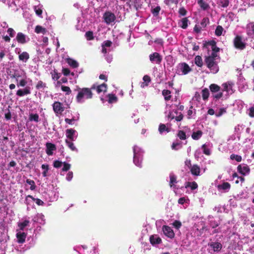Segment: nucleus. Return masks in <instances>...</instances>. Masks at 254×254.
I'll return each instance as SVG.
<instances>
[{
    "instance_id": "9",
    "label": "nucleus",
    "mask_w": 254,
    "mask_h": 254,
    "mask_svg": "<svg viewBox=\"0 0 254 254\" xmlns=\"http://www.w3.org/2000/svg\"><path fill=\"white\" fill-rule=\"evenodd\" d=\"M162 230L165 236L169 238H173L174 237V232L173 229L168 226H163Z\"/></svg>"
},
{
    "instance_id": "49",
    "label": "nucleus",
    "mask_w": 254,
    "mask_h": 254,
    "mask_svg": "<svg viewBox=\"0 0 254 254\" xmlns=\"http://www.w3.org/2000/svg\"><path fill=\"white\" fill-rule=\"evenodd\" d=\"M201 148L203 150V152L204 154H205L207 155H209L210 154V151L209 149H208L206 147V144H203L202 145Z\"/></svg>"
},
{
    "instance_id": "42",
    "label": "nucleus",
    "mask_w": 254,
    "mask_h": 254,
    "mask_svg": "<svg viewBox=\"0 0 254 254\" xmlns=\"http://www.w3.org/2000/svg\"><path fill=\"white\" fill-rule=\"evenodd\" d=\"M85 36L87 40L90 41L94 39L93 33L92 31H89L86 32Z\"/></svg>"
},
{
    "instance_id": "53",
    "label": "nucleus",
    "mask_w": 254,
    "mask_h": 254,
    "mask_svg": "<svg viewBox=\"0 0 254 254\" xmlns=\"http://www.w3.org/2000/svg\"><path fill=\"white\" fill-rule=\"evenodd\" d=\"M64 167L62 169V171L64 172L67 171L70 168V165L66 162H64L63 163Z\"/></svg>"
},
{
    "instance_id": "8",
    "label": "nucleus",
    "mask_w": 254,
    "mask_h": 254,
    "mask_svg": "<svg viewBox=\"0 0 254 254\" xmlns=\"http://www.w3.org/2000/svg\"><path fill=\"white\" fill-rule=\"evenodd\" d=\"M149 60L152 63L160 64L162 60V58L159 53L154 52L149 55Z\"/></svg>"
},
{
    "instance_id": "63",
    "label": "nucleus",
    "mask_w": 254,
    "mask_h": 254,
    "mask_svg": "<svg viewBox=\"0 0 254 254\" xmlns=\"http://www.w3.org/2000/svg\"><path fill=\"white\" fill-rule=\"evenodd\" d=\"M63 73L65 76H67L70 73V70L67 68H64L62 70Z\"/></svg>"
},
{
    "instance_id": "41",
    "label": "nucleus",
    "mask_w": 254,
    "mask_h": 254,
    "mask_svg": "<svg viewBox=\"0 0 254 254\" xmlns=\"http://www.w3.org/2000/svg\"><path fill=\"white\" fill-rule=\"evenodd\" d=\"M177 136L181 140H185L186 139V132L183 130H179Z\"/></svg>"
},
{
    "instance_id": "64",
    "label": "nucleus",
    "mask_w": 254,
    "mask_h": 254,
    "mask_svg": "<svg viewBox=\"0 0 254 254\" xmlns=\"http://www.w3.org/2000/svg\"><path fill=\"white\" fill-rule=\"evenodd\" d=\"M198 188V185L195 182H192L191 183L190 188L191 190H194Z\"/></svg>"
},
{
    "instance_id": "10",
    "label": "nucleus",
    "mask_w": 254,
    "mask_h": 254,
    "mask_svg": "<svg viewBox=\"0 0 254 254\" xmlns=\"http://www.w3.org/2000/svg\"><path fill=\"white\" fill-rule=\"evenodd\" d=\"M91 89H96L98 93H100L102 92H105L107 91V85L104 83L97 86L93 84L91 86Z\"/></svg>"
},
{
    "instance_id": "21",
    "label": "nucleus",
    "mask_w": 254,
    "mask_h": 254,
    "mask_svg": "<svg viewBox=\"0 0 254 254\" xmlns=\"http://www.w3.org/2000/svg\"><path fill=\"white\" fill-rule=\"evenodd\" d=\"M162 95L164 97V99L165 101H169L171 100L172 98V96L171 95V92L167 89H164L162 92Z\"/></svg>"
},
{
    "instance_id": "2",
    "label": "nucleus",
    "mask_w": 254,
    "mask_h": 254,
    "mask_svg": "<svg viewBox=\"0 0 254 254\" xmlns=\"http://www.w3.org/2000/svg\"><path fill=\"white\" fill-rule=\"evenodd\" d=\"M91 87L79 88L78 93L76 97V101L78 103H82L84 102L83 98L85 99H90L92 98L93 93L92 92Z\"/></svg>"
},
{
    "instance_id": "3",
    "label": "nucleus",
    "mask_w": 254,
    "mask_h": 254,
    "mask_svg": "<svg viewBox=\"0 0 254 254\" xmlns=\"http://www.w3.org/2000/svg\"><path fill=\"white\" fill-rule=\"evenodd\" d=\"M177 67L176 73L178 74H180V73L182 72V74L186 75L191 70V68L186 63L179 64Z\"/></svg>"
},
{
    "instance_id": "43",
    "label": "nucleus",
    "mask_w": 254,
    "mask_h": 254,
    "mask_svg": "<svg viewBox=\"0 0 254 254\" xmlns=\"http://www.w3.org/2000/svg\"><path fill=\"white\" fill-rule=\"evenodd\" d=\"M230 159L231 160H235L236 161L239 162L242 161V157L240 155L232 154L230 155Z\"/></svg>"
},
{
    "instance_id": "22",
    "label": "nucleus",
    "mask_w": 254,
    "mask_h": 254,
    "mask_svg": "<svg viewBox=\"0 0 254 254\" xmlns=\"http://www.w3.org/2000/svg\"><path fill=\"white\" fill-rule=\"evenodd\" d=\"M231 188L230 184L228 182H224L222 183L221 185H219L218 186V190H230Z\"/></svg>"
},
{
    "instance_id": "60",
    "label": "nucleus",
    "mask_w": 254,
    "mask_h": 254,
    "mask_svg": "<svg viewBox=\"0 0 254 254\" xmlns=\"http://www.w3.org/2000/svg\"><path fill=\"white\" fill-rule=\"evenodd\" d=\"M112 44V42L110 40H107L104 42L102 46L106 47H110L111 46Z\"/></svg>"
},
{
    "instance_id": "44",
    "label": "nucleus",
    "mask_w": 254,
    "mask_h": 254,
    "mask_svg": "<svg viewBox=\"0 0 254 254\" xmlns=\"http://www.w3.org/2000/svg\"><path fill=\"white\" fill-rule=\"evenodd\" d=\"M61 89L63 91L66 92L65 94L66 95H68L71 93V90L68 86L62 85L61 86Z\"/></svg>"
},
{
    "instance_id": "12",
    "label": "nucleus",
    "mask_w": 254,
    "mask_h": 254,
    "mask_svg": "<svg viewBox=\"0 0 254 254\" xmlns=\"http://www.w3.org/2000/svg\"><path fill=\"white\" fill-rule=\"evenodd\" d=\"M208 246L210 247L214 252H219L222 248V245L220 242H211L208 243Z\"/></svg>"
},
{
    "instance_id": "19",
    "label": "nucleus",
    "mask_w": 254,
    "mask_h": 254,
    "mask_svg": "<svg viewBox=\"0 0 254 254\" xmlns=\"http://www.w3.org/2000/svg\"><path fill=\"white\" fill-rule=\"evenodd\" d=\"M190 171L191 174L194 176H198L200 175V167L197 165H193L192 166Z\"/></svg>"
},
{
    "instance_id": "56",
    "label": "nucleus",
    "mask_w": 254,
    "mask_h": 254,
    "mask_svg": "<svg viewBox=\"0 0 254 254\" xmlns=\"http://www.w3.org/2000/svg\"><path fill=\"white\" fill-rule=\"evenodd\" d=\"M7 33L9 35V37H13L15 35V32L12 28H9L7 31Z\"/></svg>"
},
{
    "instance_id": "55",
    "label": "nucleus",
    "mask_w": 254,
    "mask_h": 254,
    "mask_svg": "<svg viewBox=\"0 0 254 254\" xmlns=\"http://www.w3.org/2000/svg\"><path fill=\"white\" fill-rule=\"evenodd\" d=\"M187 11L184 7H182L179 9V13L180 15L185 16L187 14Z\"/></svg>"
},
{
    "instance_id": "39",
    "label": "nucleus",
    "mask_w": 254,
    "mask_h": 254,
    "mask_svg": "<svg viewBox=\"0 0 254 254\" xmlns=\"http://www.w3.org/2000/svg\"><path fill=\"white\" fill-rule=\"evenodd\" d=\"M65 143L66 145L68 146V147L72 150V151H77V149L74 145V144L71 142L70 141L68 140V139L65 140Z\"/></svg>"
},
{
    "instance_id": "5",
    "label": "nucleus",
    "mask_w": 254,
    "mask_h": 254,
    "mask_svg": "<svg viewBox=\"0 0 254 254\" xmlns=\"http://www.w3.org/2000/svg\"><path fill=\"white\" fill-rule=\"evenodd\" d=\"M233 43L235 47L237 49L243 50L246 48V44L243 42L241 36L237 35L234 39Z\"/></svg>"
},
{
    "instance_id": "18",
    "label": "nucleus",
    "mask_w": 254,
    "mask_h": 254,
    "mask_svg": "<svg viewBox=\"0 0 254 254\" xmlns=\"http://www.w3.org/2000/svg\"><path fill=\"white\" fill-rule=\"evenodd\" d=\"M134 157H133V162L135 165L138 167H141V160L139 159L140 154L135 152V149L133 148Z\"/></svg>"
},
{
    "instance_id": "29",
    "label": "nucleus",
    "mask_w": 254,
    "mask_h": 254,
    "mask_svg": "<svg viewBox=\"0 0 254 254\" xmlns=\"http://www.w3.org/2000/svg\"><path fill=\"white\" fill-rule=\"evenodd\" d=\"M209 88L211 92H218L220 90V87L216 84H211L209 86Z\"/></svg>"
},
{
    "instance_id": "52",
    "label": "nucleus",
    "mask_w": 254,
    "mask_h": 254,
    "mask_svg": "<svg viewBox=\"0 0 254 254\" xmlns=\"http://www.w3.org/2000/svg\"><path fill=\"white\" fill-rule=\"evenodd\" d=\"M173 225L177 229H179L182 226V223L179 220H175L173 223Z\"/></svg>"
},
{
    "instance_id": "31",
    "label": "nucleus",
    "mask_w": 254,
    "mask_h": 254,
    "mask_svg": "<svg viewBox=\"0 0 254 254\" xmlns=\"http://www.w3.org/2000/svg\"><path fill=\"white\" fill-rule=\"evenodd\" d=\"M209 96V90L205 88L202 90V97L203 100L205 101L208 99Z\"/></svg>"
},
{
    "instance_id": "58",
    "label": "nucleus",
    "mask_w": 254,
    "mask_h": 254,
    "mask_svg": "<svg viewBox=\"0 0 254 254\" xmlns=\"http://www.w3.org/2000/svg\"><path fill=\"white\" fill-rule=\"evenodd\" d=\"M26 84L27 81L25 79H23L19 81L18 84H17V86L24 87L26 85Z\"/></svg>"
},
{
    "instance_id": "1",
    "label": "nucleus",
    "mask_w": 254,
    "mask_h": 254,
    "mask_svg": "<svg viewBox=\"0 0 254 254\" xmlns=\"http://www.w3.org/2000/svg\"><path fill=\"white\" fill-rule=\"evenodd\" d=\"M217 57H219V56L218 54H215L214 53H211V55L204 57L205 64L214 73H216L219 71V67L216 61Z\"/></svg>"
},
{
    "instance_id": "11",
    "label": "nucleus",
    "mask_w": 254,
    "mask_h": 254,
    "mask_svg": "<svg viewBox=\"0 0 254 254\" xmlns=\"http://www.w3.org/2000/svg\"><path fill=\"white\" fill-rule=\"evenodd\" d=\"M46 152L48 155L50 156L53 154V151L56 150V145L50 142H47L46 144Z\"/></svg>"
},
{
    "instance_id": "7",
    "label": "nucleus",
    "mask_w": 254,
    "mask_h": 254,
    "mask_svg": "<svg viewBox=\"0 0 254 254\" xmlns=\"http://www.w3.org/2000/svg\"><path fill=\"white\" fill-rule=\"evenodd\" d=\"M54 112L57 114H61L64 110V107L62 103L56 101L53 104Z\"/></svg>"
},
{
    "instance_id": "25",
    "label": "nucleus",
    "mask_w": 254,
    "mask_h": 254,
    "mask_svg": "<svg viewBox=\"0 0 254 254\" xmlns=\"http://www.w3.org/2000/svg\"><path fill=\"white\" fill-rule=\"evenodd\" d=\"M203 132L201 130L194 131L191 134V137L194 140L199 139L202 135Z\"/></svg>"
},
{
    "instance_id": "50",
    "label": "nucleus",
    "mask_w": 254,
    "mask_h": 254,
    "mask_svg": "<svg viewBox=\"0 0 254 254\" xmlns=\"http://www.w3.org/2000/svg\"><path fill=\"white\" fill-rule=\"evenodd\" d=\"M150 242L153 246L159 244L162 242V239H149Z\"/></svg>"
},
{
    "instance_id": "33",
    "label": "nucleus",
    "mask_w": 254,
    "mask_h": 254,
    "mask_svg": "<svg viewBox=\"0 0 254 254\" xmlns=\"http://www.w3.org/2000/svg\"><path fill=\"white\" fill-rule=\"evenodd\" d=\"M39 117L37 114H31L29 115V120L30 121H35V122H39Z\"/></svg>"
},
{
    "instance_id": "26",
    "label": "nucleus",
    "mask_w": 254,
    "mask_h": 254,
    "mask_svg": "<svg viewBox=\"0 0 254 254\" xmlns=\"http://www.w3.org/2000/svg\"><path fill=\"white\" fill-rule=\"evenodd\" d=\"M30 224V221L28 220H25L23 222H19L18 223V227L20 230H23L24 228L28 226Z\"/></svg>"
},
{
    "instance_id": "37",
    "label": "nucleus",
    "mask_w": 254,
    "mask_h": 254,
    "mask_svg": "<svg viewBox=\"0 0 254 254\" xmlns=\"http://www.w3.org/2000/svg\"><path fill=\"white\" fill-rule=\"evenodd\" d=\"M41 168L44 170V171L42 172V175L43 177L47 176V173L49 169V165L48 164H42Z\"/></svg>"
},
{
    "instance_id": "61",
    "label": "nucleus",
    "mask_w": 254,
    "mask_h": 254,
    "mask_svg": "<svg viewBox=\"0 0 254 254\" xmlns=\"http://www.w3.org/2000/svg\"><path fill=\"white\" fill-rule=\"evenodd\" d=\"M249 115L251 118H254V107H252L249 109Z\"/></svg>"
},
{
    "instance_id": "13",
    "label": "nucleus",
    "mask_w": 254,
    "mask_h": 254,
    "mask_svg": "<svg viewBox=\"0 0 254 254\" xmlns=\"http://www.w3.org/2000/svg\"><path fill=\"white\" fill-rule=\"evenodd\" d=\"M247 34L252 38H254V22H250L246 26Z\"/></svg>"
},
{
    "instance_id": "59",
    "label": "nucleus",
    "mask_w": 254,
    "mask_h": 254,
    "mask_svg": "<svg viewBox=\"0 0 254 254\" xmlns=\"http://www.w3.org/2000/svg\"><path fill=\"white\" fill-rule=\"evenodd\" d=\"M64 121H65V122L66 124H68L69 125H72L73 124V122L76 121V119H75V118L74 117L72 118L71 119H68V118H65Z\"/></svg>"
},
{
    "instance_id": "45",
    "label": "nucleus",
    "mask_w": 254,
    "mask_h": 254,
    "mask_svg": "<svg viewBox=\"0 0 254 254\" xmlns=\"http://www.w3.org/2000/svg\"><path fill=\"white\" fill-rule=\"evenodd\" d=\"M160 10H161L160 6H157L154 8L152 9L151 12L154 16H157L158 15Z\"/></svg>"
},
{
    "instance_id": "40",
    "label": "nucleus",
    "mask_w": 254,
    "mask_h": 254,
    "mask_svg": "<svg viewBox=\"0 0 254 254\" xmlns=\"http://www.w3.org/2000/svg\"><path fill=\"white\" fill-rule=\"evenodd\" d=\"M219 5L222 7H226L229 5V0H220L218 3Z\"/></svg>"
},
{
    "instance_id": "46",
    "label": "nucleus",
    "mask_w": 254,
    "mask_h": 254,
    "mask_svg": "<svg viewBox=\"0 0 254 254\" xmlns=\"http://www.w3.org/2000/svg\"><path fill=\"white\" fill-rule=\"evenodd\" d=\"M46 87V84L44 83L42 81L40 80L38 82L36 88L37 89H40L41 88H44Z\"/></svg>"
},
{
    "instance_id": "14",
    "label": "nucleus",
    "mask_w": 254,
    "mask_h": 254,
    "mask_svg": "<svg viewBox=\"0 0 254 254\" xmlns=\"http://www.w3.org/2000/svg\"><path fill=\"white\" fill-rule=\"evenodd\" d=\"M31 93L30 87L29 86L26 87L23 89H19L17 91L16 95L18 96L22 97L25 95H28Z\"/></svg>"
},
{
    "instance_id": "62",
    "label": "nucleus",
    "mask_w": 254,
    "mask_h": 254,
    "mask_svg": "<svg viewBox=\"0 0 254 254\" xmlns=\"http://www.w3.org/2000/svg\"><path fill=\"white\" fill-rule=\"evenodd\" d=\"M72 178H73L72 172H71V171L68 172L66 175V180L67 181H69L72 179Z\"/></svg>"
},
{
    "instance_id": "4",
    "label": "nucleus",
    "mask_w": 254,
    "mask_h": 254,
    "mask_svg": "<svg viewBox=\"0 0 254 254\" xmlns=\"http://www.w3.org/2000/svg\"><path fill=\"white\" fill-rule=\"evenodd\" d=\"M211 46L212 49V53L215 54H217L220 51V48L217 47L216 46V42L215 41L212 40L209 41H204L203 44V47L204 48L208 49V46Z\"/></svg>"
},
{
    "instance_id": "23",
    "label": "nucleus",
    "mask_w": 254,
    "mask_h": 254,
    "mask_svg": "<svg viewBox=\"0 0 254 254\" xmlns=\"http://www.w3.org/2000/svg\"><path fill=\"white\" fill-rule=\"evenodd\" d=\"M35 32L37 34L42 33L43 34H45L47 32V30L46 28L40 25H37L35 28Z\"/></svg>"
},
{
    "instance_id": "54",
    "label": "nucleus",
    "mask_w": 254,
    "mask_h": 254,
    "mask_svg": "<svg viewBox=\"0 0 254 254\" xmlns=\"http://www.w3.org/2000/svg\"><path fill=\"white\" fill-rule=\"evenodd\" d=\"M34 10L35 11L36 14L37 15L41 16L42 15L43 11L40 8L38 7V6H35Z\"/></svg>"
},
{
    "instance_id": "16",
    "label": "nucleus",
    "mask_w": 254,
    "mask_h": 254,
    "mask_svg": "<svg viewBox=\"0 0 254 254\" xmlns=\"http://www.w3.org/2000/svg\"><path fill=\"white\" fill-rule=\"evenodd\" d=\"M76 130L72 128L67 129L65 130V135L66 137L70 141L74 140V135L75 134Z\"/></svg>"
},
{
    "instance_id": "28",
    "label": "nucleus",
    "mask_w": 254,
    "mask_h": 254,
    "mask_svg": "<svg viewBox=\"0 0 254 254\" xmlns=\"http://www.w3.org/2000/svg\"><path fill=\"white\" fill-rule=\"evenodd\" d=\"M188 19L187 17H184L181 20L180 23H179L180 26L183 29H186L188 27Z\"/></svg>"
},
{
    "instance_id": "38",
    "label": "nucleus",
    "mask_w": 254,
    "mask_h": 254,
    "mask_svg": "<svg viewBox=\"0 0 254 254\" xmlns=\"http://www.w3.org/2000/svg\"><path fill=\"white\" fill-rule=\"evenodd\" d=\"M223 31V27L220 25H218L215 29V34L217 36H220L222 34Z\"/></svg>"
},
{
    "instance_id": "17",
    "label": "nucleus",
    "mask_w": 254,
    "mask_h": 254,
    "mask_svg": "<svg viewBox=\"0 0 254 254\" xmlns=\"http://www.w3.org/2000/svg\"><path fill=\"white\" fill-rule=\"evenodd\" d=\"M16 39L20 44H24L26 43V36L23 33L19 32L17 33Z\"/></svg>"
},
{
    "instance_id": "35",
    "label": "nucleus",
    "mask_w": 254,
    "mask_h": 254,
    "mask_svg": "<svg viewBox=\"0 0 254 254\" xmlns=\"http://www.w3.org/2000/svg\"><path fill=\"white\" fill-rule=\"evenodd\" d=\"M26 182L27 184L30 185V189L31 190H35L36 186L35 185V182L33 180L28 179L26 180Z\"/></svg>"
},
{
    "instance_id": "6",
    "label": "nucleus",
    "mask_w": 254,
    "mask_h": 254,
    "mask_svg": "<svg viewBox=\"0 0 254 254\" xmlns=\"http://www.w3.org/2000/svg\"><path fill=\"white\" fill-rule=\"evenodd\" d=\"M103 18L105 22L108 24L114 22L116 19L115 14L110 11L105 12L103 15Z\"/></svg>"
},
{
    "instance_id": "32",
    "label": "nucleus",
    "mask_w": 254,
    "mask_h": 254,
    "mask_svg": "<svg viewBox=\"0 0 254 254\" xmlns=\"http://www.w3.org/2000/svg\"><path fill=\"white\" fill-rule=\"evenodd\" d=\"M108 102L109 103H113L114 102H116L118 100V98L115 94H109L108 95Z\"/></svg>"
},
{
    "instance_id": "48",
    "label": "nucleus",
    "mask_w": 254,
    "mask_h": 254,
    "mask_svg": "<svg viewBox=\"0 0 254 254\" xmlns=\"http://www.w3.org/2000/svg\"><path fill=\"white\" fill-rule=\"evenodd\" d=\"M52 78L54 80H57L60 78V77L61 76V74L60 73H58L55 70H54L53 73H52Z\"/></svg>"
},
{
    "instance_id": "36",
    "label": "nucleus",
    "mask_w": 254,
    "mask_h": 254,
    "mask_svg": "<svg viewBox=\"0 0 254 254\" xmlns=\"http://www.w3.org/2000/svg\"><path fill=\"white\" fill-rule=\"evenodd\" d=\"M158 129L161 133L165 131H166L168 132L170 131L169 129L166 127V125L163 124H160Z\"/></svg>"
},
{
    "instance_id": "30",
    "label": "nucleus",
    "mask_w": 254,
    "mask_h": 254,
    "mask_svg": "<svg viewBox=\"0 0 254 254\" xmlns=\"http://www.w3.org/2000/svg\"><path fill=\"white\" fill-rule=\"evenodd\" d=\"M194 63L198 67H202L203 65V62L201 56H196L194 58Z\"/></svg>"
},
{
    "instance_id": "47",
    "label": "nucleus",
    "mask_w": 254,
    "mask_h": 254,
    "mask_svg": "<svg viewBox=\"0 0 254 254\" xmlns=\"http://www.w3.org/2000/svg\"><path fill=\"white\" fill-rule=\"evenodd\" d=\"M143 80L145 83V86H148V84L151 82V78L148 75H145L143 77Z\"/></svg>"
},
{
    "instance_id": "57",
    "label": "nucleus",
    "mask_w": 254,
    "mask_h": 254,
    "mask_svg": "<svg viewBox=\"0 0 254 254\" xmlns=\"http://www.w3.org/2000/svg\"><path fill=\"white\" fill-rule=\"evenodd\" d=\"M26 237V233L24 232H18L16 234L17 238H25Z\"/></svg>"
},
{
    "instance_id": "51",
    "label": "nucleus",
    "mask_w": 254,
    "mask_h": 254,
    "mask_svg": "<svg viewBox=\"0 0 254 254\" xmlns=\"http://www.w3.org/2000/svg\"><path fill=\"white\" fill-rule=\"evenodd\" d=\"M63 162L59 160H55L53 163V166L56 168H59L62 167Z\"/></svg>"
},
{
    "instance_id": "34",
    "label": "nucleus",
    "mask_w": 254,
    "mask_h": 254,
    "mask_svg": "<svg viewBox=\"0 0 254 254\" xmlns=\"http://www.w3.org/2000/svg\"><path fill=\"white\" fill-rule=\"evenodd\" d=\"M177 183V178L174 174H170V186L172 187L174 185Z\"/></svg>"
},
{
    "instance_id": "27",
    "label": "nucleus",
    "mask_w": 254,
    "mask_h": 254,
    "mask_svg": "<svg viewBox=\"0 0 254 254\" xmlns=\"http://www.w3.org/2000/svg\"><path fill=\"white\" fill-rule=\"evenodd\" d=\"M197 3L201 8L204 10L207 9L209 7V4L204 0H198Z\"/></svg>"
},
{
    "instance_id": "15",
    "label": "nucleus",
    "mask_w": 254,
    "mask_h": 254,
    "mask_svg": "<svg viewBox=\"0 0 254 254\" xmlns=\"http://www.w3.org/2000/svg\"><path fill=\"white\" fill-rule=\"evenodd\" d=\"M238 171L243 175H245L250 171V168L247 165H245L243 167L241 165H239L237 167Z\"/></svg>"
},
{
    "instance_id": "24",
    "label": "nucleus",
    "mask_w": 254,
    "mask_h": 254,
    "mask_svg": "<svg viewBox=\"0 0 254 254\" xmlns=\"http://www.w3.org/2000/svg\"><path fill=\"white\" fill-rule=\"evenodd\" d=\"M67 64L73 68H76L78 66V63L75 61L71 58H67L66 60Z\"/></svg>"
},
{
    "instance_id": "20",
    "label": "nucleus",
    "mask_w": 254,
    "mask_h": 254,
    "mask_svg": "<svg viewBox=\"0 0 254 254\" xmlns=\"http://www.w3.org/2000/svg\"><path fill=\"white\" fill-rule=\"evenodd\" d=\"M18 54H19L18 57L19 60L23 62H26L30 58L29 54L26 52H23L21 54H20V52H18Z\"/></svg>"
}]
</instances>
